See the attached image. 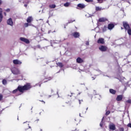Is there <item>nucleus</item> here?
I'll use <instances>...</instances> for the list:
<instances>
[{
	"mask_svg": "<svg viewBox=\"0 0 131 131\" xmlns=\"http://www.w3.org/2000/svg\"><path fill=\"white\" fill-rule=\"evenodd\" d=\"M32 89V85L30 83H27L24 86L18 85L17 88L12 92V94H16L19 91V93H24L27 91H30Z\"/></svg>",
	"mask_w": 131,
	"mask_h": 131,
	"instance_id": "obj_1",
	"label": "nucleus"
},
{
	"mask_svg": "<svg viewBox=\"0 0 131 131\" xmlns=\"http://www.w3.org/2000/svg\"><path fill=\"white\" fill-rule=\"evenodd\" d=\"M99 50L101 52H107V50H108V47H107V46L101 45L100 47H99Z\"/></svg>",
	"mask_w": 131,
	"mask_h": 131,
	"instance_id": "obj_2",
	"label": "nucleus"
},
{
	"mask_svg": "<svg viewBox=\"0 0 131 131\" xmlns=\"http://www.w3.org/2000/svg\"><path fill=\"white\" fill-rule=\"evenodd\" d=\"M123 26L125 30H127L128 29L130 28L129 24H128V23L127 21H123Z\"/></svg>",
	"mask_w": 131,
	"mask_h": 131,
	"instance_id": "obj_3",
	"label": "nucleus"
},
{
	"mask_svg": "<svg viewBox=\"0 0 131 131\" xmlns=\"http://www.w3.org/2000/svg\"><path fill=\"white\" fill-rule=\"evenodd\" d=\"M11 72L13 73V74H15L16 75L20 74V71H19L17 69H16L15 68L11 70Z\"/></svg>",
	"mask_w": 131,
	"mask_h": 131,
	"instance_id": "obj_4",
	"label": "nucleus"
},
{
	"mask_svg": "<svg viewBox=\"0 0 131 131\" xmlns=\"http://www.w3.org/2000/svg\"><path fill=\"white\" fill-rule=\"evenodd\" d=\"M114 27H115L114 24L111 23L107 25V29H108V30H112Z\"/></svg>",
	"mask_w": 131,
	"mask_h": 131,
	"instance_id": "obj_5",
	"label": "nucleus"
},
{
	"mask_svg": "<svg viewBox=\"0 0 131 131\" xmlns=\"http://www.w3.org/2000/svg\"><path fill=\"white\" fill-rule=\"evenodd\" d=\"M7 23L8 25H10V26H13L14 25V23L13 22V19L12 18H10L7 20Z\"/></svg>",
	"mask_w": 131,
	"mask_h": 131,
	"instance_id": "obj_6",
	"label": "nucleus"
},
{
	"mask_svg": "<svg viewBox=\"0 0 131 131\" xmlns=\"http://www.w3.org/2000/svg\"><path fill=\"white\" fill-rule=\"evenodd\" d=\"M13 63L15 65H21L22 64V62L18 59H14L13 60Z\"/></svg>",
	"mask_w": 131,
	"mask_h": 131,
	"instance_id": "obj_7",
	"label": "nucleus"
},
{
	"mask_svg": "<svg viewBox=\"0 0 131 131\" xmlns=\"http://www.w3.org/2000/svg\"><path fill=\"white\" fill-rule=\"evenodd\" d=\"M20 40L21 41H24V42H25L26 43H29L30 42L29 41V40L28 39L26 38L25 37H20Z\"/></svg>",
	"mask_w": 131,
	"mask_h": 131,
	"instance_id": "obj_8",
	"label": "nucleus"
},
{
	"mask_svg": "<svg viewBox=\"0 0 131 131\" xmlns=\"http://www.w3.org/2000/svg\"><path fill=\"white\" fill-rule=\"evenodd\" d=\"M97 43H101L104 45L105 43V40L103 38H99L97 40Z\"/></svg>",
	"mask_w": 131,
	"mask_h": 131,
	"instance_id": "obj_9",
	"label": "nucleus"
},
{
	"mask_svg": "<svg viewBox=\"0 0 131 131\" xmlns=\"http://www.w3.org/2000/svg\"><path fill=\"white\" fill-rule=\"evenodd\" d=\"M122 99H123V95H119L117 96L116 100L118 102H120V101H122Z\"/></svg>",
	"mask_w": 131,
	"mask_h": 131,
	"instance_id": "obj_10",
	"label": "nucleus"
},
{
	"mask_svg": "<svg viewBox=\"0 0 131 131\" xmlns=\"http://www.w3.org/2000/svg\"><path fill=\"white\" fill-rule=\"evenodd\" d=\"M109 128L111 130H115L116 129V126H115V124H110L109 125Z\"/></svg>",
	"mask_w": 131,
	"mask_h": 131,
	"instance_id": "obj_11",
	"label": "nucleus"
},
{
	"mask_svg": "<svg viewBox=\"0 0 131 131\" xmlns=\"http://www.w3.org/2000/svg\"><path fill=\"white\" fill-rule=\"evenodd\" d=\"M106 21H108V18L106 17H101L98 19V22H106Z\"/></svg>",
	"mask_w": 131,
	"mask_h": 131,
	"instance_id": "obj_12",
	"label": "nucleus"
},
{
	"mask_svg": "<svg viewBox=\"0 0 131 131\" xmlns=\"http://www.w3.org/2000/svg\"><path fill=\"white\" fill-rule=\"evenodd\" d=\"M76 62L78 63V64H81V63H83L84 61L81 58L78 57L76 59Z\"/></svg>",
	"mask_w": 131,
	"mask_h": 131,
	"instance_id": "obj_13",
	"label": "nucleus"
},
{
	"mask_svg": "<svg viewBox=\"0 0 131 131\" xmlns=\"http://www.w3.org/2000/svg\"><path fill=\"white\" fill-rule=\"evenodd\" d=\"M3 18H4V16L3 15V9L0 8V23L3 21Z\"/></svg>",
	"mask_w": 131,
	"mask_h": 131,
	"instance_id": "obj_14",
	"label": "nucleus"
},
{
	"mask_svg": "<svg viewBox=\"0 0 131 131\" xmlns=\"http://www.w3.org/2000/svg\"><path fill=\"white\" fill-rule=\"evenodd\" d=\"M73 36H74V37H75V38H77L78 37H79L80 35H79V33L77 32H75L72 34Z\"/></svg>",
	"mask_w": 131,
	"mask_h": 131,
	"instance_id": "obj_15",
	"label": "nucleus"
},
{
	"mask_svg": "<svg viewBox=\"0 0 131 131\" xmlns=\"http://www.w3.org/2000/svg\"><path fill=\"white\" fill-rule=\"evenodd\" d=\"M78 8H80V9H84L85 8V5L83 4H79L77 5Z\"/></svg>",
	"mask_w": 131,
	"mask_h": 131,
	"instance_id": "obj_16",
	"label": "nucleus"
},
{
	"mask_svg": "<svg viewBox=\"0 0 131 131\" xmlns=\"http://www.w3.org/2000/svg\"><path fill=\"white\" fill-rule=\"evenodd\" d=\"M110 93L112 94V95H116V90H114L113 89H110Z\"/></svg>",
	"mask_w": 131,
	"mask_h": 131,
	"instance_id": "obj_17",
	"label": "nucleus"
},
{
	"mask_svg": "<svg viewBox=\"0 0 131 131\" xmlns=\"http://www.w3.org/2000/svg\"><path fill=\"white\" fill-rule=\"evenodd\" d=\"M32 17L31 16H29L27 19V22L28 23H31V22L32 21Z\"/></svg>",
	"mask_w": 131,
	"mask_h": 131,
	"instance_id": "obj_18",
	"label": "nucleus"
},
{
	"mask_svg": "<svg viewBox=\"0 0 131 131\" xmlns=\"http://www.w3.org/2000/svg\"><path fill=\"white\" fill-rule=\"evenodd\" d=\"M107 30H108V27H107V26H104L102 28V32H106V31H107Z\"/></svg>",
	"mask_w": 131,
	"mask_h": 131,
	"instance_id": "obj_19",
	"label": "nucleus"
},
{
	"mask_svg": "<svg viewBox=\"0 0 131 131\" xmlns=\"http://www.w3.org/2000/svg\"><path fill=\"white\" fill-rule=\"evenodd\" d=\"M57 66L58 67H60V68H62V67L64 66V65H63V63H62V62H58L57 63Z\"/></svg>",
	"mask_w": 131,
	"mask_h": 131,
	"instance_id": "obj_20",
	"label": "nucleus"
},
{
	"mask_svg": "<svg viewBox=\"0 0 131 131\" xmlns=\"http://www.w3.org/2000/svg\"><path fill=\"white\" fill-rule=\"evenodd\" d=\"M95 10L97 11H102V10H103V9H102V8H100V7H96Z\"/></svg>",
	"mask_w": 131,
	"mask_h": 131,
	"instance_id": "obj_21",
	"label": "nucleus"
},
{
	"mask_svg": "<svg viewBox=\"0 0 131 131\" xmlns=\"http://www.w3.org/2000/svg\"><path fill=\"white\" fill-rule=\"evenodd\" d=\"M49 7L51 8V9H55L56 8V5L55 4H52L49 5Z\"/></svg>",
	"mask_w": 131,
	"mask_h": 131,
	"instance_id": "obj_22",
	"label": "nucleus"
},
{
	"mask_svg": "<svg viewBox=\"0 0 131 131\" xmlns=\"http://www.w3.org/2000/svg\"><path fill=\"white\" fill-rule=\"evenodd\" d=\"M2 83L3 84H4V85H6V84H7V80L6 79H3L2 81Z\"/></svg>",
	"mask_w": 131,
	"mask_h": 131,
	"instance_id": "obj_23",
	"label": "nucleus"
},
{
	"mask_svg": "<svg viewBox=\"0 0 131 131\" xmlns=\"http://www.w3.org/2000/svg\"><path fill=\"white\" fill-rule=\"evenodd\" d=\"M127 31L128 35H131V28H129L128 30H127Z\"/></svg>",
	"mask_w": 131,
	"mask_h": 131,
	"instance_id": "obj_24",
	"label": "nucleus"
},
{
	"mask_svg": "<svg viewBox=\"0 0 131 131\" xmlns=\"http://www.w3.org/2000/svg\"><path fill=\"white\" fill-rule=\"evenodd\" d=\"M70 5V3H69V2H67L66 3H65L64 4V7H69V5Z\"/></svg>",
	"mask_w": 131,
	"mask_h": 131,
	"instance_id": "obj_25",
	"label": "nucleus"
},
{
	"mask_svg": "<svg viewBox=\"0 0 131 131\" xmlns=\"http://www.w3.org/2000/svg\"><path fill=\"white\" fill-rule=\"evenodd\" d=\"M103 120H104V117L102 118V121L100 123V126H101V127H102V126H103Z\"/></svg>",
	"mask_w": 131,
	"mask_h": 131,
	"instance_id": "obj_26",
	"label": "nucleus"
},
{
	"mask_svg": "<svg viewBox=\"0 0 131 131\" xmlns=\"http://www.w3.org/2000/svg\"><path fill=\"white\" fill-rule=\"evenodd\" d=\"M110 113H111V112H110V111H107L105 113V115L106 116H108V115H109V114H110Z\"/></svg>",
	"mask_w": 131,
	"mask_h": 131,
	"instance_id": "obj_27",
	"label": "nucleus"
},
{
	"mask_svg": "<svg viewBox=\"0 0 131 131\" xmlns=\"http://www.w3.org/2000/svg\"><path fill=\"white\" fill-rule=\"evenodd\" d=\"M75 95L74 93H71V95H68L69 97H73Z\"/></svg>",
	"mask_w": 131,
	"mask_h": 131,
	"instance_id": "obj_28",
	"label": "nucleus"
},
{
	"mask_svg": "<svg viewBox=\"0 0 131 131\" xmlns=\"http://www.w3.org/2000/svg\"><path fill=\"white\" fill-rule=\"evenodd\" d=\"M87 3H93L94 2L93 0H85Z\"/></svg>",
	"mask_w": 131,
	"mask_h": 131,
	"instance_id": "obj_29",
	"label": "nucleus"
},
{
	"mask_svg": "<svg viewBox=\"0 0 131 131\" xmlns=\"http://www.w3.org/2000/svg\"><path fill=\"white\" fill-rule=\"evenodd\" d=\"M75 20H69V23H73V22H75Z\"/></svg>",
	"mask_w": 131,
	"mask_h": 131,
	"instance_id": "obj_30",
	"label": "nucleus"
},
{
	"mask_svg": "<svg viewBox=\"0 0 131 131\" xmlns=\"http://www.w3.org/2000/svg\"><path fill=\"white\" fill-rule=\"evenodd\" d=\"M46 79H48V80H51V79H53V77H49Z\"/></svg>",
	"mask_w": 131,
	"mask_h": 131,
	"instance_id": "obj_31",
	"label": "nucleus"
},
{
	"mask_svg": "<svg viewBox=\"0 0 131 131\" xmlns=\"http://www.w3.org/2000/svg\"><path fill=\"white\" fill-rule=\"evenodd\" d=\"M24 26L25 27H28V26H29V24L28 23H25L24 24Z\"/></svg>",
	"mask_w": 131,
	"mask_h": 131,
	"instance_id": "obj_32",
	"label": "nucleus"
},
{
	"mask_svg": "<svg viewBox=\"0 0 131 131\" xmlns=\"http://www.w3.org/2000/svg\"><path fill=\"white\" fill-rule=\"evenodd\" d=\"M5 11H6V12H7V13H9V12H10V11H11V10H10V8H8V9H7Z\"/></svg>",
	"mask_w": 131,
	"mask_h": 131,
	"instance_id": "obj_33",
	"label": "nucleus"
},
{
	"mask_svg": "<svg viewBox=\"0 0 131 131\" xmlns=\"http://www.w3.org/2000/svg\"><path fill=\"white\" fill-rule=\"evenodd\" d=\"M3 95L0 94V101H2V100H3Z\"/></svg>",
	"mask_w": 131,
	"mask_h": 131,
	"instance_id": "obj_34",
	"label": "nucleus"
},
{
	"mask_svg": "<svg viewBox=\"0 0 131 131\" xmlns=\"http://www.w3.org/2000/svg\"><path fill=\"white\" fill-rule=\"evenodd\" d=\"M127 126L128 127H130V128H131V123H129L127 124Z\"/></svg>",
	"mask_w": 131,
	"mask_h": 131,
	"instance_id": "obj_35",
	"label": "nucleus"
},
{
	"mask_svg": "<svg viewBox=\"0 0 131 131\" xmlns=\"http://www.w3.org/2000/svg\"><path fill=\"white\" fill-rule=\"evenodd\" d=\"M36 48L37 49H41V47H40V45H37Z\"/></svg>",
	"mask_w": 131,
	"mask_h": 131,
	"instance_id": "obj_36",
	"label": "nucleus"
},
{
	"mask_svg": "<svg viewBox=\"0 0 131 131\" xmlns=\"http://www.w3.org/2000/svg\"><path fill=\"white\" fill-rule=\"evenodd\" d=\"M120 131H124V128H123V127H121L119 129Z\"/></svg>",
	"mask_w": 131,
	"mask_h": 131,
	"instance_id": "obj_37",
	"label": "nucleus"
},
{
	"mask_svg": "<svg viewBox=\"0 0 131 131\" xmlns=\"http://www.w3.org/2000/svg\"><path fill=\"white\" fill-rule=\"evenodd\" d=\"M82 102H83V100H79V104H81Z\"/></svg>",
	"mask_w": 131,
	"mask_h": 131,
	"instance_id": "obj_38",
	"label": "nucleus"
},
{
	"mask_svg": "<svg viewBox=\"0 0 131 131\" xmlns=\"http://www.w3.org/2000/svg\"><path fill=\"white\" fill-rule=\"evenodd\" d=\"M127 103H131V100L129 99V100H127Z\"/></svg>",
	"mask_w": 131,
	"mask_h": 131,
	"instance_id": "obj_39",
	"label": "nucleus"
},
{
	"mask_svg": "<svg viewBox=\"0 0 131 131\" xmlns=\"http://www.w3.org/2000/svg\"><path fill=\"white\" fill-rule=\"evenodd\" d=\"M3 5V1L0 0V6H2Z\"/></svg>",
	"mask_w": 131,
	"mask_h": 131,
	"instance_id": "obj_40",
	"label": "nucleus"
},
{
	"mask_svg": "<svg viewBox=\"0 0 131 131\" xmlns=\"http://www.w3.org/2000/svg\"><path fill=\"white\" fill-rule=\"evenodd\" d=\"M98 3H102L103 0H97Z\"/></svg>",
	"mask_w": 131,
	"mask_h": 131,
	"instance_id": "obj_41",
	"label": "nucleus"
},
{
	"mask_svg": "<svg viewBox=\"0 0 131 131\" xmlns=\"http://www.w3.org/2000/svg\"><path fill=\"white\" fill-rule=\"evenodd\" d=\"M89 45H90V43L89 42V41H87V42H86V46H89Z\"/></svg>",
	"mask_w": 131,
	"mask_h": 131,
	"instance_id": "obj_42",
	"label": "nucleus"
},
{
	"mask_svg": "<svg viewBox=\"0 0 131 131\" xmlns=\"http://www.w3.org/2000/svg\"><path fill=\"white\" fill-rule=\"evenodd\" d=\"M4 16H7V13L6 12H4Z\"/></svg>",
	"mask_w": 131,
	"mask_h": 131,
	"instance_id": "obj_43",
	"label": "nucleus"
},
{
	"mask_svg": "<svg viewBox=\"0 0 131 131\" xmlns=\"http://www.w3.org/2000/svg\"><path fill=\"white\" fill-rule=\"evenodd\" d=\"M80 94H81V93H79L77 94V96L80 95Z\"/></svg>",
	"mask_w": 131,
	"mask_h": 131,
	"instance_id": "obj_44",
	"label": "nucleus"
},
{
	"mask_svg": "<svg viewBox=\"0 0 131 131\" xmlns=\"http://www.w3.org/2000/svg\"><path fill=\"white\" fill-rule=\"evenodd\" d=\"M24 6H25V7H27V4H25Z\"/></svg>",
	"mask_w": 131,
	"mask_h": 131,
	"instance_id": "obj_45",
	"label": "nucleus"
},
{
	"mask_svg": "<svg viewBox=\"0 0 131 131\" xmlns=\"http://www.w3.org/2000/svg\"><path fill=\"white\" fill-rule=\"evenodd\" d=\"M35 121H39V119H37Z\"/></svg>",
	"mask_w": 131,
	"mask_h": 131,
	"instance_id": "obj_46",
	"label": "nucleus"
},
{
	"mask_svg": "<svg viewBox=\"0 0 131 131\" xmlns=\"http://www.w3.org/2000/svg\"><path fill=\"white\" fill-rule=\"evenodd\" d=\"M41 102H43L44 104L46 103L45 101H41Z\"/></svg>",
	"mask_w": 131,
	"mask_h": 131,
	"instance_id": "obj_47",
	"label": "nucleus"
},
{
	"mask_svg": "<svg viewBox=\"0 0 131 131\" xmlns=\"http://www.w3.org/2000/svg\"><path fill=\"white\" fill-rule=\"evenodd\" d=\"M29 128H31V127L29 126Z\"/></svg>",
	"mask_w": 131,
	"mask_h": 131,
	"instance_id": "obj_48",
	"label": "nucleus"
},
{
	"mask_svg": "<svg viewBox=\"0 0 131 131\" xmlns=\"http://www.w3.org/2000/svg\"><path fill=\"white\" fill-rule=\"evenodd\" d=\"M40 131H42V129H40Z\"/></svg>",
	"mask_w": 131,
	"mask_h": 131,
	"instance_id": "obj_49",
	"label": "nucleus"
},
{
	"mask_svg": "<svg viewBox=\"0 0 131 131\" xmlns=\"http://www.w3.org/2000/svg\"><path fill=\"white\" fill-rule=\"evenodd\" d=\"M18 120H19V118H17Z\"/></svg>",
	"mask_w": 131,
	"mask_h": 131,
	"instance_id": "obj_50",
	"label": "nucleus"
},
{
	"mask_svg": "<svg viewBox=\"0 0 131 131\" xmlns=\"http://www.w3.org/2000/svg\"><path fill=\"white\" fill-rule=\"evenodd\" d=\"M121 29H123V28H121Z\"/></svg>",
	"mask_w": 131,
	"mask_h": 131,
	"instance_id": "obj_51",
	"label": "nucleus"
}]
</instances>
